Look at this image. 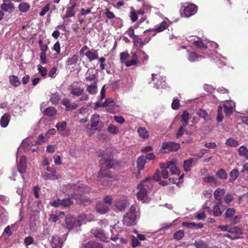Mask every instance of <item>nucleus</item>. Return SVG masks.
<instances>
[{
	"label": "nucleus",
	"instance_id": "5fc2aeb1",
	"mask_svg": "<svg viewBox=\"0 0 248 248\" xmlns=\"http://www.w3.org/2000/svg\"><path fill=\"white\" fill-rule=\"evenodd\" d=\"M238 153L240 156H245L248 154V150L244 145H241L238 149Z\"/></svg>",
	"mask_w": 248,
	"mask_h": 248
},
{
	"label": "nucleus",
	"instance_id": "603ef678",
	"mask_svg": "<svg viewBox=\"0 0 248 248\" xmlns=\"http://www.w3.org/2000/svg\"><path fill=\"white\" fill-rule=\"evenodd\" d=\"M185 235V232L184 231L178 230L177 231L173 234V238L176 239H181L183 238Z\"/></svg>",
	"mask_w": 248,
	"mask_h": 248
},
{
	"label": "nucleus",
	"instance_id": "864d4df0",
	"mask_svg": "<svg viewBox=\"0 0 248 248\" xmlns=\"http://www.w3.org/2000/svg\"><path fill=\"white\" fill-rule=\"evenodd\" d=\"M196 113L197 114L198 116L206 120V116H207V113L206 111L205 110V109H202V108H199V109H198Z\"/></svg>",
	"mask_w": 248,
	"mask_h": 248
},
{
	"label": "nucleus",
	"instance_id": "49530a36",
	"mask_svg": "<svg viewBox=\"0 0 248 248\" xmlns=\"http://www.w3.org/2000/svg\"><path fill=\"white\" fill-rule=\"evenodd\" d=\"M203 180L205 182L212 183L214 185H217V180L216 179V177L214 176H207L203 178Z\"/></svg>",
	"mask_w": 248,
	"mask_h": 248
},
{
	"label": "nucleus",
	"instance_id": "ddd939ff",
	"mask_svg": "<svg viewBox=\"0 0 248 248\" xmlns=\"http://www.w3.org/2000/svg\"><path fill=\"white\" fill-rule=\"evenodd\" d=\"M50 243L52 248H62L63 244L61 239L57 236H52Z\"/></svg>",
	"mask_w": 248,
	"mask_h": 248
},
{
	"label": "nucleus",
	"instance_id": "aec40b11",
	"mask_svg": "<svg viewBox=\"0 0 248 248\" xmlns=\"http://www.w3.org/2000/svg\"><path fill=\"white\" fill-rule=\"evenodd\" d=\"M168 168L172 174H178L180 175V170L176 166L175 162L169 161L168 162Z\"/></svg>",
	"mask_w": 248,
	"mask_h": 248
},
{
	"label": "nucleus",
	"instance_id": "f8f14e48",
	"mask_svg": "<svg viewBox=\"0 0 248 248\" xmlns=\"http://www.w3.org/2000/svg\"><path fill=\"white\" fill-rule=\"evenodd\" d=\"M82 247L84 248H104L103 245L95 241H89L83 243Z\"/></svg>",
	"mask_w": 248,
	"mask_h": 248
},
{
	"label": "nucleus",
	"instance_id": "f257e3e1",
	"mask_svg": "<svg viewBox=\"0 0 248 248\" xmlns=\"http://www.w3.org/2000/svg\"><path fill=\"white\" fill-rule=\"evenodd\" d=\"M153 187V183L150 177H145L137 186L138 190L137 198L140 201L145 202L148 197L149 190Z\"/></svg>",
	"mask_w": 248,
	"mask_h": 248
},
{
	"label": "nucleus",
	"instance_id": "69168bd1",
	"mask_svg": "<svg viewBox=\"0 0 248 248\" xmlns=\"http://www.w3.org/2000/svg\"><path fill=\"white\" fill-rule=\"evenodd\" d=\"M141 245L140 241H139V239L137 238L135 235L132 236V246L133 247L140 246Z\"/></svg>",
	"mask_w": 248,
	"mask_h": 248
},
{
	"label": "nucleus",
	"instance_id": "7c9ffc66",
	"mask_svg": "<svg viewBox=\"0 0 248 248\" xmlns=\"http://www.w3.org/2000/svg\"><path fill=\"white\" fill-rule=\"evenodd\" d=\"M225 190L224 189H221V188H217L214 191V198L217 201H219V203H222V198L221 197V194L224 193Z\"/></svg>",
	"mask_w": 248,
	"mask_h": 248
},
{
	"label": "nucleus",
	"instance_id": "0e129e2a",
	"mask_svg": "<svg viewBox=\"0 0 248 248\" xmlns=\"http://www.w3.org/2000/svg\"><path fill=\"white\" fill-rule=\"evenodd\" d=\"M128 57H129V54H128L127 51L122 52V53H120V60L122 62H124Z\"/></svg>",
	"mask_w": 248,
	"mask_h": 248
},
{
	"label": "nucleus",
	"instance_id": "393cba45",
	"mask_svg": "<svg viewBox=\"0 0 248 248\" xmlns=\"http://www.w3.org/2000/svg\"><path fill=\"white\" fill-rule=\"evenodd\" d=\"M10 119V115L8 113H5L1 118L0 123L2 127H6L8 126Z\"/></svg>",
	"mask_w": 248,
	"mask_h": 248
},
{
	"label": "nucleus",
	"instance_id": "2f4dec72",
	"mask_svg": "<svg viewBox=\"0 0 248 248\" xmlns=\"http://www.w3.org/2000/svg\"><path fill=\"white\" fill-rule=\"evenodd\" d=\"M240 173L237 169H232L230 172V178L229 181L230 182H234L237 178L238 177Z\"/></svg>",
	"mask_w": 248,
	"mask_h": 248
},
{
	"label": "nucleus",
	"instance_id": "412c9836",
	"mask_svg": "<svg viewBox=\"0 0 248 248\" xmlns=\"http://www.w3.org/2000/svg\"><path fill=\"white\" fill-rule=\"evenodd\" d=\"M128 202L125 200H119L115 203V206L116 207L117 209L122 211V210L125 209V207L128 206Z\"/></svg>",
	"mask_w": 248,
	"mask_h": 248
},
{
	"label": "nucleus",
	"instance_id": "39448f33",
	"mask_svg": "<svg viewBox=\"0 0 248 248\" xmlns=\"http://www.w3.org/2000/svg\"><path fill=\"white\" fill-rule=\"evenodd\" d=\"M91 121L92 122L91 126L93 129L100 131L102 129L103 127L104 126V124L103 122L100 121V115L97 113H95L92 115Z\"/></svg>",
	"mask_w": 248,
	"mask_h": 248
},
{
	"label": "nucleus",
	"instance_id": "052dcab7",
	"mask_svg": "<svg viewBox=\"0 0 248 248\" xmlns=\"http://www.w3.org/2000/svg\"><path fill=\"white\" fill-rule=\"evenodd\" d=\"M171 108L174 110H177L180 108V101L178 99H173L171 103Z\"/></svg>",
	"mask_w": 248,
	"mask_h": 248
},
{
	"label": "nucleus",
	"instance_id": "4d7b16f0",
	"mask_svg": "<svg viewBox=\"0 0 248 248\" xmlns=\"http://www.w3.org/2000/svg\"><path fill=\"white\" fill-rule=\"evenodd\" d=\"M126 33L128 35L133 39V42L134 44V39H135L136 35L135 34V31L133 28H130L126 31Z\"/></svg>",
	"mask_w": 248,
	"mask_h": 248
},
{
	"label": "nucleus",
	"instance_id": "338daca9",
	"mask_svg": "<svg viewBox=\"0 0 248 248\" xmlns=\"http://www.w3.org/2000/svg\"><path fill=\"white\" fill-rule=\"evenodd\" d=\"M104 201L105 204H106L108 207H109V206H110L111 204L112 203V198L110 196H104Z\"/></svg>",
	"mask_w": 248,
	"mask_h": 248
},
{
	"label": "nucleus",
	"instance_id": "8fccbe9b",
	"mask_svg": "<svg viewBox=\"0 0 248 248\" xmlns=\"http://www.w3.org/2000/svg\"><path fill=\"white\" fill-rule=\"evenodd\" d=\"M201 55L197 54L196 52H190L189 53L188 59L190 61V62H195V61L197 60L198 58H200Z\"/></svg>",
	"mask_w": 248,
	"mask_h": 248
},
{
	"label": "nucleus",
	"instance_id": "9d476101",
	"mask_svg": "<svg viewBox=\"0 0 248 248\" xmlns=\"http://www.w3.org/2000/svg\"><path fill=\"white\" fill-rule=\"evenodd\" d=\"M221 204V203H219V201H217V203L213 207V210L209 206H205L204 208L206 210L207 212H209V213H211L212 212L214 216L219 217V216H221V215L222 214V212L221 211L220 208Z\"/></svg>",
	"mask_w": 248,
	"mask_h": 248
},
{
	"label": "nucleus",
	"instance_id": "774afa93",
	"mask_svg": "<svg viewBox=\"0 0 248 248\" xmlns=\"http://www.w3.org/2000/svg\"><path fill=\"white\" fill-rule=\"evenodd\" d=\"M51 205L52 206L58 208L60 206H62V200L60 199H57V200H55L50 203Z\"/></svg>",
	"mask_w": 248,
	"mask_h": 248
},
{
	"label": "nucleus",
	"instance_id": "3c124183",
	"mask_svg": "<svg viewBox=\"0 0 248 248\" xmlns=\"http://www.w3.org/2000/svg\"><path fill=\"white\" fill-rule=\"evenodd\" d=\"M228 232L230 233H235V234H241L243 233V230L242 228H239V227H233V228H230Z\"/></svg>",
	"mask_w": 248,
	"mask_h": 248
},
{
	"label": "nucleus",
	"instance_id": "a19ab883",
	"mask_svg": "<svg viewBox=\"0 0 248 248\" xmlns=\"http://www.w3.org/2000/svg\"><path fill=\"white\" fill-rule=\"evenodd\" d=\"M120 131V129L118 126H115L114 124H109L108 128V131L111 134H118Z\"/></svg>",
	"mask_w": 248,
	"mask_h": 248
},
{
	"label": "nucleus",
	"instance_id": "7ed1b4c3",
	"mask_svg": "<svg viewBox=\"0 0 248 248\" xmlns=\"http://www.w3.org/2000/svg\"><path fill=\"white\" fill-rule=\"evenodd\" d=\"M90 190V188L87 186L83 185V184H79L78 185V203L82 204L84 206H87L89 204L91 203L92 200L84 196L86 193H88Z\"/></svg>",
	"mask_w": 248,
	"mask_h": 248
},
{
	"label": "nucleus",
	"instance_id": "6ab92c4d",
	"mask_svg": "<svg viewBox=\"0 0 248 248\" xmlns=\"http://www.w3.org/2000/svg\"><path fill=\"white\" fill-rule=\"evenodd\" d=\"M86 91L92 94L96 93L98 92L97 81H94L91 85H87Z\"/></svg>",
	"mask_w": 248,
	"mask_h": 248
},
{
	"label": "nucleus",
	"instance_id": "bb28decb",
	"mask_svg": "<svg viewBox=\"0 0 248 248\" xmlns=\"http://www.w3.org/2000/svg\"><path fill=\"white\" fill-rule=\"evenodd\" d=\"M183 226L188 227V228H202L203 224L202 223H188V222H183L182 223Z\"/></svg>",
	"mask_w": 248,
	"mask_h": 248
},
{
	"label": "nucleus",
	"instance_id": "6e6d98bb",
	"mask_svg": "<svg viewBox=\"0 0 248 248\" xmlns=\"http://www.w3.org/2000/svg\"><path fill=\"white\" fill-rule=\"evenodd\" d=\"M193 44L199 48H207V45L202 41H194Z\"/></svg>",
	"mask_w": 248,
	"mask_h": 248
},
{
	"label": "nucleus",
	"instance_id": "423d86ee",
	"mask_svg": "<svg viewBox=\"0 0 248 248\" xmlns=\"http://www.w3.org/2000/svg\"><path fill=\"white\" fill-rule=\"evenodd\" d=\"M99 163L100 165H106L108 169H110V168H116L119 165L118 161L111 158H105V157L101 158L99 161Z\"/></svg>",
	"mask_w": 248,
	"mask_h": 248
},
{
	"label": "nucleus",
	"instance_id": "a18cd8bd",
	"mask_svg": "<svg viewBox=\"0 0 248 248\" xmlns=\"http://www.w3.org/2000/svg\"><path fill=\"white\" fill-rule=\"evenodd\" d=\"M145 44V42L142 38H138L137 36L135 35V39L134 40V45L137 47H143Z\"/></svg>",
	"mask_w": 248,
	"mask_h": 248
},
{
	"label": "nucleus",
	"instance_id": "f704fd0d",
	"mask_svg": "<svg viewBox=\"0 0 248 248\" xmlns=\"http://www.w3.org/2000/svg\"><path fill=\"white\" fill-rule=\"evenodd\" d=\"M9 79V82L12 86L14 87H17L20 85V81L16 76L15 75L10 76Z\"/></svg>",
	"mask_w": 248,
	"mask_h": 248
},
{
	"label": "nucleus",
	"instance_id": "c756f323",
	"mask_svg": "<svg viewBox=\"0 0 248 248\" xmlns=\"http://www.w3.org/2000/svg\"><path fill=\"white\" fill-rule=\"evenodd\" d=\"M146 162V156H140L137 159V166L139 170L144 169Z\"/></svg>",
	"mask_w": 248,
	"mask_h": 248
},
{
	"label": "nucleus",
	"instance_id": "e2e57ef3",
	"mask_svg": "<svg viewBox=\"0 0 248 248\" xmlns=\"http://www.w3.org/2000/svg\"><path fill=\"white\" fill-rule=\"evenodd\" d=\"M130 19L132 20V22H135L138 19V16L137 15V11H135V10H132L130 12Z\"/></svg>",
	"mask_w": 248,
	"mask_h": 248
},
{
	"label": "nucleus",
	"instance_id": "b1692460",
	"mask_svg": "<svg viewBox=\"0 0 248 248\" xmlns=\"http://www.w3.org/2000/svg\"><path fill=\"white\" fill-rule=\"evenodd\" d=\"M62 104L65 107L66 109L68 111L75 109L77 107V105L75 104L70 105V101L69 99L67 98H65L62 99Z\"/></svg>",
	"mask_w": 248,
	"mask_h": 248
},
{
	"label": "nucleus",
	"instance_id": "a878e982",
	"mask_svg": "<svg viewBox=\"0 0 248 248\" xmlns=\"http://www.w3.org/2000/svg\"><path fill=\"white\" fill-rule=\"evenodd\" d=\"M193 161H194V158H190L184 161L183 167L185 171H189V170H190Z\"/></svg>",
	"mask_w": 248,
	"mask_h": 248
},
{
	"label": "nucleus",
	"instance_id": "13d9d810",
	"mask_svg": "<svg viewBox=\"0 0 248 248\" xmlns=\"http://www.w3.org/2000/svg\"><path fill=\"white\" fill-rule=\"evenodd\" d=\"M78 62V56L74 55L71 58L68 59L67 63V65H70L75 64Z\"/></svg>",
	"mask_w": 248,
	"mask_h": 248
},
{
	"label": "nucleus",
	"instance_id": "ea45409f",
	"mask_svg": "<svg viewBox=\"0 0 248 248\" xmlns=\"http://www.w3.org/2000/svg\"><path fill=\"white\" fill-rule=\"evenodd\" d=\"M62 206L68 207L73 204V199L72 198H66L62 200Z\"/></svg>",
	"mask_w": 248,
	"mask_h": 248
},
{
	"label": "nucleus",
	"instance_id": "2eb2a0df",
	"mask_svg": "<svg viewBox=\"0 0 248 248\" xmlns=\"http://www.w3.org/2000/svg\"><path fill=\"white\" fill-rule=\"evenodd\" d=\"M168 24L167 22H165V21H163L161 22L159 26L156 28H152L151 29H147V30L144 31V33H147V32H149V31H156V32H161V31H165L166 29L168 28Z\"/></svg>",
	"mask_w": 248,
	"mask_h": 248
},
{
	"label": "nucleus",
	"instance_id": "cd10ccee",
	"mask_svg": "<svg viewBox=\"0 0 248 248\" xmlns=\"http://www.w3.org/2000/svg\"><path fill=\"white\" fill-rule=\"evenodd\" d=\"M138 134L139 136L143 138V139H147L149 137V134L148 131H147V129L145 127H143V126H140L137 129Z\"/></svg>",
	"mask_w": 248,
	"mask_h": 248
},
{
	"label": "nucleus",
	"instance_id": "c03bdc74",
	"mask_svg": "<svg viewBox=\"0 0 248 248\" xmlns=\"http://www.w3.org/2000/svg\"><path fill=\"white\" fill-rule=\"evenodd\" d=\"M55 173H52L49 174L48 173H45L42 175V177L45 180H56L58 179L59 177L54 174Z\"/></svg>",
	"mask_w": 248,
	"mask_h": 248
},
{
	"label": "nucleus",
	"instance_id": "4be33fe9",
	"mask_svg": "<svg viewBox=\"0 0 248 248\" xmlns=\"http://www.w3.org/2000/svg\"><path fill=\"white\" fill-rule=\"evenodd\" d=\"M56 128L59 131L61 135L62 136H67V134L65 133L64 130L66 128V123L65 121H62L61 123H58L56 124Z\"/></svg>",
	"mask_w": 248,
	"mask_h": 248
},
{
	"label": "nucleus",
	"instance_id": "58836bf2",
	"mask_svg": "<svg viewBox=\"0 0 248 248\" xmlns=\"http://www.w3.org/2000/svg\"><path fill=\"white\" fill-rule=\"evenodd\" d=\"M225 144L227 145L230 146L231 147H236L239 145V142L237 140L230 137L225 141Z\"/></svg>",
	"mask_w": 248,
	"mask_h": 248
},
{
	"label": "nucleus",
	"instance_id": "473e14b6",
	"mask_svg": "<svg viewBox=\"0 0 248 248\" xmlns=\"http://www.w3.org/2000/svg\"><path fill=\"white\" fill-rule=\"evenodd\" d=\"M189 119V114L188 111L185 110L181 115V124L183 126H186L188 124V121Z\"/></svg>",
	"mask_w": 248,
	"mask_h": 248
},
{
	"label": "nucleus",
	"instance_id": "0eeeda50",
	"mask_svg": "<svg viewBox=\"0 0 248 248\" xmlns=\"http://www.w3.org/2000/svg\"><path fill=\"white\" fill-rule=\"evenodd\" d=\"M91 233L93 234L94 237L96 238H98L99 239L102 240L104 242H109L107 235L105 233L104 231L101 228H93L91 230Z\"/></svg>",
	"mask_w": 248,
	"mask_h": 248
},
{
	"label": "nucleus",
	"instance_id": "a211bd4d",
	"mask_svg": "<svg viewBox=\"0 0 248 248\" xmlns=\"http://www.w3.org/2000/svg\"><path fill=\"white\" fill-rule=\"evenodd\" d=\"M76 220L75 217L71 216H67L65 218V223L67 228L71 230L75 225Z\"/></svg>",
	"mask_w": 248,
	"mask_h": 248
},
{
	"label": "nucleus",
	"instance_id": "09e8293b",
	"mask_svg": "<svg viewBox=\"0 0 248 248\" xmlns=\"http://www.w3.org/2000/svg\"><path fill=\"white\" fill-rule=\"evenodd\" d=\"M37 69L39 73L43 77H46L47 74V70L46 67L39 64L37 66Z\"/></svg>",
	"mask_w": 248,
	"mask_h": 248
},
{
	"label": "nucleus",
	"instance_id": "c85d7f7f",
	"mask_svg": "<svg viewBox=\"0 0 248 248\" xmlns=\"http://www.w3.org/2000/svg\"><path fill=\"white\" fill-rule=\"evenodd\" d=\"M193 245L195 246L196 248H211L206 242V241H202V240H198L195 241Z\"/></svg>",
	"mask_w": 248,
	"mask_h": 248
},
{
	"label": "nucleus",
	"instance_id": "e433bc0d",
	"mask_svg": "<svg viewBox=\"0 0 248 248\" xmlns=\"http://www.w3.org/2000/svg\"><path fill=\"white\" fill-rule=\"evenodd\" d=\"M216 175L217 177L220 179H222V180H226L228 177L227 172H226L225 169H218L216 172Z\"/></svg>",
	"mask_w": 248,
	"mask_h": 248
},
{
	"label": "nucleus",
	"instance_id": "1a4fd4ad",
	"mask_svg": "<svg viewBox=\"0 0 248 248\" xmlns=\"http://www.w3.org/2000/svg\"><path fill=\"white\" fill-rule=\"evenodd\" d=\"M197 8V6L194 4H188L185 7L183 10V14L185 16L188 17V16H191L194 15L196 13Z\"/></svg>",
	"mask_w": 248,
	"mask_h": 248
},
{
	"label": "nucleus",
	"instance_id": "20e7f679",
	"mask_svg": "<svg viewBox=\"0 0 248 248\" xmlns=\"http://www.w3.org/2000/svg\"><path fill=\"white\" fill-rule=\"evenodd\" d=\"M181 148L180 143L174 142V141H165L163 142L161 146L162 149L164 150V153H170L176 152Z\"/></svg>",
	"mask_w": 248,
	"mask_h": 248
},
{
	"label": "nucleus",
	"instance_id": "6e6552de",
	"mask_svg": "<svg viewBox=\"0 0 248 248\" xmlns=\"http://www.w3.org/2000/svg\"><path fill=\"white\" fill-rule=\"evenodd\" d=\"M3 3L0 5V9L8 13H13L15 7L14 4L12 2L11 0H2Z\"/></svg>",
	"mask_w": 248,
	"mask_h": 248
},
{
	"label": "nucleus",
	"instance_id": "c9c22d12",
	"mask_svg": "<svg viewBox=\"0 0 248 248\" xmlns=\"http://www.w3.org/2000/svg\"><path fill=\"white\" fill-rule=\"evenodd\" d=\"M98 176L99 177L113 178L111 175L110 171L106 170V169H104L103 168H101L100 170L98 172Z\"/></svg>",
	"mask_w": 248,
	"mask_h": 248
},
{
	"label": "nucleus",
	"instance_id": "5701e85b",
	"mask_svg": "<svg viewBox=\"0 0 248 248\" xmlns=\"http://www.w3.org/2000/svg\"><path fill=\"white\" fill-rule=\"evenodd\" d=\"M223 107L224 108V111L226 116H231V114L232 113L233 108L230 104V103H224Z\"/></svg>",
	"mask_w": 248,
	"mask_h": 248
},
{
	"label": "nucleus",
	"instance_id": "72a5a7b5",
	"mask_svg": "<svg viewBox=\"0 0 248 248\" xmlns=\"http://www.w3.org/2000/svg\"><path fill=\"white\" fill-rule=\"evenodd\" d=\"M30 8V4L25 2H21L18 6V9L21 13H26L29 10Z\"/></svg>",
	"mask_w": 248,
	"mask_h": 248
},
{
	"label": "nucleus",
	"instance_id": "f3484780",
	"mask_svg": "<svg viewBox=\"0 0 248 248\" xmlns=\"http://www.w3.org/2000/svg\"><path fill=\"white\" fill-rule=\"evenodd\" d=\"M139 61L138 59V56L136 52H132V59L131 60H127L124 63L126 66L130 65H137Z\"/></svg>",
	"mask_w": 248,
	"mask_h": 248
},
{
	"label": "nucleus",
	"instance_id": "dca6fc26",
	"mask_svg": "<svg viewBox=\"0 0 248 248\" xmlns=\"http://www.w3.org/2000/svg\"><path fill=\"white\" fill-rule=\"evenodd\" d=\"M26 159L25 156H22L19 161V163L17 164V168L18 171L21 173H24L26 170Z\"/></svg>",
	"mask_w": 248,
	"mask_h": 248
},
{
	"label": "nucleus",
	"instance_id": "79ce46f5",
	"mask_svg": "<svg viewBox=\"0 0 248 248\" xmlns=\"http://www.w3.org/2000/svg\"><path fill=\"white\" fill-rule=\"evenodd\" d=\"M45 114L48 116H52L56 113V109L52 107H48L44 111Z\"/></svg>",
	"mask_w": 248,
	"mask_h": 248
},
{
	"label": "nucleus",
	"instance_id": "de8ad7c7",
	"mask_svg": "<svg viewBox=\"0 0 248 248\" xmlns=\"http://www.w3.org/2000/svg\"><path fill=\"white\" fill-rule=\"evenodd\" d=\"M235 209L234 208H229L225 212V218H231L235 214Z\"/></svg>",
	"mask_w": 248,
	"mask_h": 248
},
{
	"label": "nucleus",
	"instance_id": "4c0bfd02",
	"mask_svg": "<svg viewBox=\"0 0 248 248\" xmlns=\"http://www.w3.org/2000/svg\"><path fill=\"white\" fill-rule=\"evenodd\" d=\"M85 55L90 61L95 60L98 57V54L95 52L91 51V50H87L85 53Z\"/></svg>",
	"mask_w": 248,
	"mask_h": 248
},
{
	"label": "nucleus",
	"instance_id": "f03ea898",
	"mask_svg": "<svg viewBox=\"0 0 248 248\" xmlns=\"http://www.w3.org/2000/svg\"><path fill=\"white\" fill-rule=\"evenodd\" d=\"M136 208L134 205L130 207L128 212L123 217V223L126 226L134 225L136 224L137 220Z\"/></svg>",
	"mask_w": 248,
	"mask_h": 248
},
{
	"label": "nucleus",
	"instance_id": "9b49d317",
	"mask_svg": "<svg viewBox=\"0 0 248 248\" xmlns=\"http://www.w3.org/2000/svg\"><path fill=\"white\" fill-rule=\"evenodd\" d=\"M95 209L96 211L101 214H105L109 210V208L105 204L104 201L103 202V201H98L96 204Z\"/></svg>",
	"mask_w": 248,
	"mask_h": 248
},
{
	"label": "nucleus",
	"instance_id": "680f3d73",
	"mask_svg": "<svg viewBox=\"0 0 248 248\" xmlns=\"http://www.w3.org/2000/svg\"><path fill=\"white\" fill-rule=\"evenodd\" d=\"M60 100V96L58 94H53L50 98V100L53 104H57L58 103Z\"/></svg>",
	"mask_w": 248,
	"mask_h": 248
},
{
	"label": "nucleus",
	"instance_id": "37998d69",
	"mask_svg": "<svg viewBox=\"0 0 248 248\" xmlns=\"http://www.w3.org/2000/svg\"><path fill=\"white\" fill-rule=\"evenodd\" d=\"M69 90L71 94L78 96V82H74L69 87Z\"/></svg>",
	"mask_w": 248,
	"mask_h": 248
},
{
	"label": "nucleus",
	"instance_id": "bf43d9fd",
	"mask_svg": "<svg viewBox=\"0 0 248 248\" xmlns=\"http://www.w3.org/2000/svg\"><path fill=\"white\" fill-rule=\"evenodd\" d=\"M16 231V229L11 230L10 225L7 226L4 229L3 235L6 234L8 236H10L13 234V232Z\"/></svg>",
	"mask_w": 248,
	"mask_h": 248
},
{
	"label": "nucleus",
	"instance_id": "4468645a",
	"mask_svg": "<svg viewBox=\"0 0 248 248\" xmlns=\"http://www.w3.org/2000/svg\"><path fill=\"white\" fill-rule=\"evenodd\" d=\"M77 5L76 0H70L68 4V7L66 11L65 16L67 17H72L75 14L74 8Z\"/></svg>",
	"mask_w": 248,
	"mask_h": 248
}]
</instances>
